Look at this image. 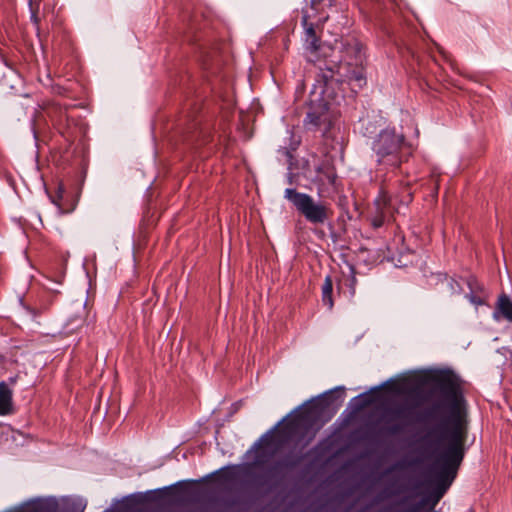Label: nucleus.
<instances>
[{"instance_id": "6", "label": "nucleus", "mask_w": 512, "mask_h": 512, "mask_svg": "<svg viewBox=\"0 0 512 512\" xmlns=\"http://www.w3.org/2000/svg\"><path fill=\"white\" fill-rule=\"evenodd\" d=\"M395 211H398V208H396L393 198L385 191H381L374 202V213L371 216L372 225L376 228L382 226Z\"/></svg>"}, {"instance_id": "11", "label": "nucleus", "mask_w": 512, "mask_h": 512, "mask_svg": "<svg viewBox=\"0 0 512 512\" xmlns=\"http://www.w3.org/2000/svg\"><path fill=\"white\" fill-rule=\"evenodd\" d=\"M332 289H333L332 281H331L330 277H326L324 284L322 286V298H323V303L329 309H331L333 307Z\"/></svg>"}, {"instance_id": "4", "label": "nucleus", "mask_w": 512, "mask_h": 512, "mask_svg": "<svg viewBox=\"0 0 512 512\" xmlns=\"http://www.w3.org/2000/svg\"><path fill=\"white\" fill-rule=\"evenodd\" d=\"M85 507V500L79 497H46L27 501L8 512H83Z\"/></svg>"}, {"instance_id": "8", "label": "nucleus", "mask_w": 512, "mask_h": 512, "mask_svg": "<svg viewBox=\"0 0 512 512\" xmlns=\"http://www.w3.org/2000/svg\"><path fill=\"white\" fill-rule=\"evenodd\" d=\"M13 411V391L5 382H0V416L10 415Z\"/></svg>"}, {"instance_id": "15", "label": "nucleus", "mask_w": 512, "mask_h": 512, "mask_svg": "<svg viewBox=\"0 0 512 512\" xmlns=\"http://www.w3.org/2000/svg\"><path fill=\"white\" fill-rule=\"evenodd\" d=\"M54 204L59 205L58 201L53 200Z\"/></svg>"}, {"instance_id": "2", "label": "nucleus", "mask_w": 512, "mask_h": 512, "mask_svg": "<svg viewBox=\"0 0 512 512\" xmlns=\"http://www.w3.org/2000/svg\"><path fill=\"white\" fill-rule=\"evenodd\" d=\"M365 55L362 51V46L357 41L349 42L343 51V59L335 64L334 68H329L333 73L339 77V80H354L360 87L364 80L363 63Z\"/></svg>"}, {"instance_id": "14", "label": "nucleus", "mask_w": 512, "mask_h": 512, "mask_svg": "<svg viewBox=\"0 0 512 512\" xmlns=\"http://www.w3.org/2000/svg\"><path fill=\"white\" fill-rule=\"evenodd\" d=\"M76 322L78 323V325H80L83 322V315H79L76 319Z\"/></svg>"}, {"instance_id": "7", "label": "nucleus", "mask_w": 512, "mask_h": 512, "mask_svg": "<svg viewBox=\"0 0 512 512\" xmlns=\"http://www.w3.org/2000/svg\"><path fill=\"white\" fill-rule=\"evenodd\" d=\"M402 141L401 136L396 135L393 131H383L374 144L376 153L383 157L397 151Z\"/></svg>"}, {"instance_id": "13", "label": "nucleus", "mask_w": 512, "mask_h": 512, "mask_svg": "<svg viewBox=\"0 0 512 512\" xmlns=\"http://www.w3.org/2000/svg\"><path fill=\"white\" fill-rule=\"evenodd\" d=\"M411 201V196L409 193H407V195L404 197V200L402 201L403 203L407 204Z\"/></svg>"}, {"instance_id": "9", "label": "nucleus", "mask_w": 512, "mask_h": 512, "mask_svg": "<svg viewBox=\"0 0 512 512\" xmlns=\"http://www.w3.org/2000/svg\"><path fill=\"white\" fill-rule=\"evenodd\" d=\"M498 313L506 320L512 322V301L507 295H501L497 302V311L494 318L498 319Z\"/></svg>"}, {"instance_id": "10", "label": "nucleus", "mask_w": 512, "mask_h": 512, "mask_svg": "<svg viewBox=\"0 0 512 512\" xmlns=\"http://www.w3.org/2000/svg\"><path fill=\"white\" fill-rule=\"evenodd\" d=\"M303 25L305 27V32H306L307 49H309L312 52H315L318 49V44H317L318 40L315 35L313 26L308 23L307 16L303 17Z\"/></svg>"}, {"instance_id": "5", "label": "nucleus", "mask_w": 512, "mask_h": 512, "mask_svg": "<svg viewBox=\"0 0 512 512\" xmlns=\"http://www.w3.org/2000/svg\"><path fill=\"white\" fill-rule=\"evenodd\" d=\"M331 78H334V76L332 75ZM333 80L331 79L323 86L316 87L311 94V108L308 118L315 125H321L330 120L327 113L333 109V103L336 100L332 96Z\"/></svg>"}, {"instance_id": "3", "label": "nucleus", "mask_w": 512, "mask_h": 512, "mask_svg": "<svg viewBox=\"0 0 512 512\" xmlns=\"http://www.w3.org/2000/svg\"><path fill=\"white\" fill-rule=\"evenodd\" d=\"M284 197L312 224H324L332 215V210L327 203L315 201L310 195L295 189H286Z\"/></svg>"}, {"instance_id": "12", "label": "nucleus", "mask_w": 512, "mask_h": 512, "mask_svg": "<svg viewBox=\"0 0 512 512\" xmlns=\"http://www.w3.org/2000/svg\"><path fill=\"white\" fill-rule=\"evenodd\" d=\"M470 301L475 305H481L483 303V299L476 296H471Z\"/></svg>"}, {"instance_id": "1", "label": "nucleus", "mask_w": 512, "mask_h": 512, "mask_svg": "<svg viewBox=\"0 0 512 512\" xmlns=\"http://www.w3.org/2000/svg\"><path fill=\"white\" fill-rule=\"evenodd\" d=\"M431 414L435 417L444 415L443 426L447 432L449 445L438 458L436 465L442 473L451 474L452 478L463 457V443L466 436V408L463 397L451 376H448L443 393L433 405Z\"/></svg>"}]
</instances>
